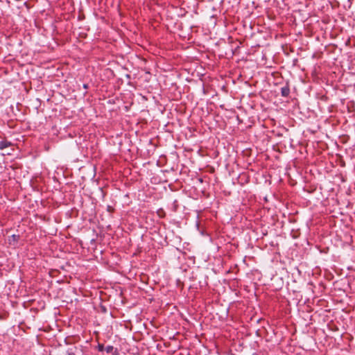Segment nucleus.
<instances>
[{
	"mask_svg": "<svg viewBox=\"0 0 355 355\" xmlns=\"http://www.w3.org/2000/svg\"><path fill=\"white\" fill-rule=\"evenodd\" d=\"M290 94V88L288 85H285L281 88V94L284 97L288 96Z\"/></svg>",
	"mask_w": 355,
	"mask_h": 355,
	"instance_id": "f257e3e1",
	"label": "nucleus"
},
{
	"mask_svg": "<svg viewBox=\"0 0 355 355\" xmlns=\"http://www.w3.org/2000/svg\"><path fill=\"white\" fill-rule=\"evenodd\" d=\"M10 145H11V143L6 140L0 141V149L1 150L6 148L9 147Z\"/></svg>",
	"mask_w": 355,
	"mask_h": 355,
	"instance_id": "f03ea898",
	"label": "nucleus"
},
{
	"mask_svg": "<svg viewBox=\"0 0 355 355\" xmlns=\"http://www.w3.org/2000/svg\"><path fill=\"white\" fill-rule=\"evenodd\" d=\"M114 349V347L112 345H107L105 348V350L107 353H112Z\"/></svg>",
	"mask_w": 355,
	"mask_h": 355,
	"instance_id": "7ed1b4c3",
	"label": "nucleus"
},
{
	"mask_svg": "<svg viewBox=\"0 0 355 355\" xmlns=\"http://www.w3.org/2000/svg\"><path fill=\"white\" fill-rule=\"evenodd\" d=\"M103 345H99V350H100V351H102V350H103Z\"/></svg>",
	"mask_w": 355,
	"mask_h": 355,
	"instance_id": "20e7f679",
	"label": "nucleus"
},
{
	"mask_svg": "<svg viewBox=\"0 0 355 355\" xmlns=\"http://www.w3.org/2000/svg\"><path fill=\"white\" fill-rule=\"evenodd\" d=\"M87 85H84V88H87Z\"/></svg>",
	"mask_w": 355,
	"mask_h": 355,
	"instance_id": "39448f33",
	"label": "nucleus"
}]
</instances>
